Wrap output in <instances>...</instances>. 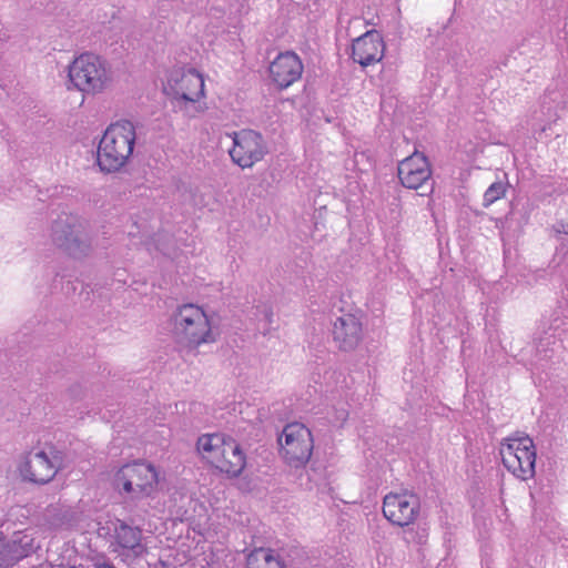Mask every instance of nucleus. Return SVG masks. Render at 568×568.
I'll return each instance as SVG.
<instances>
[{"instance_id": "nucleus-1", "label": "nucleus", "mask_w": 568, "mask_h": 568, "mask_svg": "<svg viewBox=\"0 0 568 568\" xmlns=\"http://www.w3.org/2000/svg\"><path fill=\"white\" fill-rule=\"evenodd\" d=\"M172 332L175 341L190 349L217 341L219 329L213 317L200 305L182 304L172 315Z\"/></svg>"}, {"instance_id": "nucleus-2", "label": "nucleus", "mask_w": 568, "mask_h": 568, "mask_svg": "<svg viewBox=\"0 0 568 568\" xmlns=\"http://www.w3.org/2000/svg\"><path fill=\"white\" fill-rule=\"evenodd\" d=\"M136 126L129 120L111 123L98 145L97 163L102 172L113 173L124 168L133 155Z\"/></svg>"}, {"instance_id": "nucleus-3", "label": "nucleus", "mask_w": 568, "mask_h": 568, "mask_svg": "<svg viewBox=\"0 0 568 568\" xmlns=\"http://www.w3.org/2000/svg\"><path fill=\"white\" fill-rule=\"evenodd\" d=\"M164 91L171 95L179 110L189 119H194L207 110L203 75L194 69L175 68L164 83Z\"/></svg>"}, {"instance_id": "nucleus-4", "label": "nucleus", "mask_w": 568, "mask_h": 568, "mask_svg": "<svg viewBox=\"0 0 568 568\" xmlns=\"http://www.w3.org/2000/svg\"><path fill=\"white\" fill-rule=\"evenodd\" d=\"M201 456L230 478L239 477L246 465V457L239 443L223 434H204L196 443Z\"/></svg>"}, {"instance_id": "nucleus-5", "label": "nucleus", "mask_w": 568, "mask_h": 568, "mask_svg": "<svg viewBox=\"0 0 568 568\" xmlns=\"http://www.w3.org/2000/svg\"><path fill=\"white\" fill-rule=\"evenodd\" d=\"M69 81L74 89L85 94L103 92L112 82V70L108 62L94 53L78 55L68 68Z\"/></svg>"}, {"instance_id": "nucleus-6", "label": "nucleus", "mask_w": 568, "mask_h": 568, "mask_svg": "<svg viewBox=\"0 0 568 568\" xmlns=\"http://www.w3.org/2000/svg\"><path fill=\"white\" fill-rule=\"evenodd\" d=\"M114 485L119 493L130 499L152 496L159 485V471L144 460L123 465L115 474Z\"/></svg>"}, {"instance_id": "nucleus-7", "label": "nucleus", "mask_w": 568, "mask_h": 568, "mask_svg": "<svg viewBox=\"0 0 568 568\" xmlns=\"http://www.w3.org/2000/svg\"><path fill=\"white\" fill-rule=\"evenodd\" d=\"M499 453L505 468L517 479L527 481L536 474L537 452L528 435H516L500 443Z\"/></svg>"}, {"instance_id": "nucleus-8", "label": "nucleus", "mask_w": 568, "mask_h": 568, "mask_svg": "<svg viewBox=\"0 0 568 568\" xmlns=\"http://www.w3.org/2000/svg\"><path fill=\"white\" fill-rule=\"evenodd\" d=\"M61 462L53 449H37L29 452L18 466L23 480L43 485L54 478Z\"/></svg>"}, {"instance_id": "nucleus-9", "label": "nucleus", "mask_w": 568, "mask_h": 568, "mask_svg": "<svg viewBox=\"0 0 568 568\" xmlns=\"http://www.w3.org/2000/svg\"><path fill=\"white\" fill-rule=\"evenodd\" d=\"M232 139L229 154L234 164L242 169H250L263 160L267 150L260 133L253 130H242L227 134Z\"/></svg>"}, {"instance_id": "nucleus-10", "label": "nucleus", "mask_w": 568, "mask_h": 568, "mask_svg": "<svg viewBox=\"0 0 568 568\" xmlns=\"http://www.w3.org/2000/svg\"><path fill=\"white\" fill-rule=\"evenodd\" d=\"M418 497L407 490L390 491L383 499V515L393 525L405 527L412 525L419 515Z\"/></svg>"}, {"instance_id": "nucleus-11", "label": "nucleus", "mask_w": 568, "mask_h": 568, "mask_svg": "<svg viewBox=\"0 0 568 568\" xmlns=\"http://www.w3.org/2000/svg\"><path fill=\"white\" fill-rule=\"evenodd\" d=\"M433 175L428 158L418 151L398 163L397 176L400 184L409 190H419L426 185Z\"/></svg>"}, {"instance_id": "nucleus-12", "label": "nucleus", "mask_w": 568, "mask_h": 568, "mask_svg": "<svg viewBox=\"0 0 568 568\" xmlns=\"http://www.w3.org/2000/svg\"><path fill=\"white\" fill-rule=\"evenodd\" d=\"M333 341L343 352L356 349L364 337V327L359 312L345 313L336 318L333 325Z\"/></svg>"}, {"instance_id": "nucleus-13", "label": "nucleus", "mask_w": 568, "mask_h": 568, "mask_svg": "<svg viewBox=\"0 0 568 568\" xmlns=\"http://www.w3.org/2000/svg\"><path fill=\"white\" fill-rule=\"evenodd\" d=\"M313 438L310 429L301 423L286 425V463L304 466L311 458Z\"/></svg>"}, {"instance_id": "nucleus-14", "label": "nucleus", "mask_w": 568, "mask_h": 568, "mask_svg": "<svg viewBox=\"0 0 568 568\" xmlns=\"http://www.w3.org/2000/svg\"><path fill=\"white\" fill-rule=\"evenodd\" d=\"M385 53V42L376 30H368L352 44V58L362 67L378 63Z\"/></svg>"}, {"instance_id": "nucleus-15", "label": "nucleus", "mask_w": 568, "mask_h": 568, "mask_svg": "<svg viewBox=\"0 0 568 568\" xmlns=\"http://www.w3.org/2000/svg\"><path fill=\"white\" fill-rule=\"evenodd\" d=\"M114 539L120 555L140 557L146 551L141 529L129 526L122 520H118L114 526Z\"/></svg>"}, {"instance_id": "nucleus-16", "label": "nucleus", "mask_w": 568, "mask_h": 568, "mask_svg": "<svg viewBox=\"0 0 568 568\" xmlns=\"http://www.w3.org/2000/svg\"><path fill=\"white\" fill-rule=\"evenodd\" d=\"M57 242L64 251L75 258L87 256L92 250L90 237L85 233L69 232L64 240L57 239Z\"/></svg>"}, {"instance_id": "nucleus-17", "label": "nucleus", "mask_w": 568, "mask_h": 568, "mask_svg": "<svg viewBox=\"0 0 568 568\" xmlns=\"http://www.w3.org/2000/svg\"><path fill=\"white\" fill-rule=\"evenodd\" d=\"M32 531L16 534L10 544L11 560L18 561L28 557L39 548Z\"/></svg>"}, {"instance_id": "nucleus-18", "label": "nucleus", "mask_w": 568, "mask_h": 568, "mask_svg": "<svg viewBox=\"0 0 568 568\" xmlns=\"http://www.w3.org/2000/svg\"><path fill=\"white\" fill-rule=\"evenodd\" d=\"M250 568H284L278 556H274L271 549L258 548L252 551L247 557Z\"/></svg>"}, {"instance_id": "nucleus-19", "label": "nucleus", "mask_w": 568, "mask_h": 568, "mask_svg": "<svg viewBox=\"0 0 568 568\" xmlns=\"http://www.w3.org/2000/svg\"><path fill=\"white\" fill-rule=\"evenodd\" d=\"M304 65L295 52L286 51V88L298 81L303 74Z\"/></svg>"}, {"instance_id": "nucleus-20", "label": "nucleus", "mask_w": 568, "mask_h": 568, "mask_svg": "<svg viewBox=\"0 0 568 568\" xmlns=\"http://www.w3.org/2000/svg\"><path fill=\"white\" fill-rule=\"evenodd\" d=\"M282 53H278L268 68L271 81L277 90H282L284 87V64L282 62Z\"/></svg>"}, {"instance_id": "nucleus-21", "label": "nucleus", "mask_w": 568, "mask_h": 568, "mask_svg": "<svg viewBox=\"0 0 568 568\" xmlns=\"http://www.w3.org/2000/svg\"><path fill=\"white\" fill-rule=\"evenodd\" d=\"M506 194V187L501 182L493 183L484 194V204L486 206L495 203L497 200L504 197Z\"/></svg>"}, {"instance_id": "nucleus-22", "label": "nucleus", "mask_w": 568, "mask_h": 568, "mask_svg": "<svg viewBox=\"0 0 568 568\" xmlns=\"http://www.w3.org/2000/svg\"><path fill=\"white\" fill-rule=\"evenodd\" d=\"M95 568H114V567L111 565H108V564H101V565H98Z\"/></svg>"}, {"instance_id": "nucleus-23", "label": "nucleus", "mask_w": 568, "mask_h": 568, "mask_svg": "<svg viewBox=\"0 0 568 568\" xmlns=\"http://www.w3.org/2000/svg\"><path fill=\"white\" fill-rule=\"evenodd\" d=\"M278 444L282 445V435L278 436Z\"/></svg>"}]
</instances>
